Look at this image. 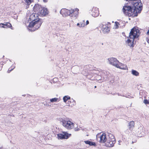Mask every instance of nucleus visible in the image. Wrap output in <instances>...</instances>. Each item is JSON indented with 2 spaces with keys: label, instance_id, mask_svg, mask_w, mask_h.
Masks as SVG:
<instances>
[{
  "label": "nucleus",
  "instance_id": "obj_1",
  "mask_svg": "<svg viewBox=\"0 0 149 149\" xmlns=\"http://www.w3.org/2000/svg\"><path fill=\"white\" fill-rule=\"evenodd\" d=\"M126 1H132V3L133 6H125L123 8L124 13L127 15L132 17H136L138 13L141 12L142 9L143 5L141 1L136 2L137 0H126Z\"/></svg>",
  "mask_w": 149,
  "mask_h": 149
},
{
  "label": "nucleus",
  "instance_id": "obj_2",
  "mask_svg": "<svg viewBox=\"0 0 149 149\" xmlns=\"http://www.w3.org/2000/svg\"><path fill=\"white\" fill-rule=\"evenodd\" d=\"M108 137L106 138V134L103 133L100 137V142L103 143L106 142L105 146H106L112 147L114 146L116 142V140L114 136L112 134L108 133Z\"/></svg>",
  "mask_w": 149,
  "mask_h": 149
},
{
  "label": "nucleus",
  "instance_id": "obj_3",
  "mask_svg": "<svg viewBox=\"0 0 149 149\" xmlns=\"http://www.w3.org/2000/svg\"><path fill=\"white\" fill-rule=\"evenodd\" d=\"M78 9H76L75 11L73 10H69L66 9H62L60 11V13L63 15V16L66 17L70 16L71 17L72 19H74L76 18L78 14Z\"/></svg>",
  "mask_w": 149,
  "mask_h": 149
},
{
  "label": "nucleus",
  "instance_id": "obj_4",
  "mask_svg": "<svg viewBox=\"0 0 149 149\" xmlns=\"http://www.w3.org/2000/svg\"><path fill=\"white\" fill-rule=\"evenodd\" d=\"M60 121L63 126L68 130L72 129L74 127V123L67 119H61Z\"/></svg>",
  "mask_w": 149,
  "mask_h": 149
},
{
  "label": "nucleus",
  "instance_id": "obj_5",
  "mask_svg": "<svg viewBox=\"0 0 149 149\" xmlns=\"http://www.w3.org/2000/svg\"><path fill=\"white\" fill-rule=\"evenodd\" d=\"M42 22L40 19L34 22H31L29 25V28H32L31 29V31H33L38 29L40 26Z\"/></svg>",
  "mask_w": 149,
  "mask_h": 149
},
{
  "label": "nucleus",
  "instance_id": "obj_6",
  "mask_svg": "<svg viewBox=\"0 0 149 149\" xmlns=\"http://www.w3.org/2000/svg\"><path fill=\"white\" fill-rule=\"evenodd\" d=\"M140 34L139 29L134 27L131 29L129 35V38H132L134 39L138 38Z\"/></svg>",
  "mask_w": 149,
  "mask_h": 149
},
{
  "label": "nucleus",
  "instance_id": "obj_7",
  "mask_svg": "<svg viewBox=\"0 0 149 149\" xmlns=\"http://www.w3.org/2000/svg\"><path fill=\"white\" fill-rule=\"evenodd\" d=\"M71 135V134L68 133L67 132H63L61 133L57 134V138L58 139H67Z\"/></svg>",
  "mask_w": 149,
  "mask_h": 149
},
{
  "label": "nucleus",
  "instance_id": "obj_8",
  "mask_svg": "<svg viewBox=\"0 0 149 149\" xmlns=\"http://www.w3.org/2000/svg\"><path fill=\"white\" fill-rule=\"evenodd\" d=\"M38 8L39 9V13L42 16H45L49 13L48 11L46 8H42L40 5L38 6Z\"/></svg>",
  "mask_w": 149,
  "mask_h": 149
},
{
  "label": "nucleus",
  "instance_id": "obj_9",
  "mask_svg": "<svg viewBox=\"0 0 149 149\" xmlns=\"http://www.w3.org/2000/svg\"><path fill=\"white\" fill-rule=\"evenodd\" d=\"M108 61L109 64L115 66L119 63L116 58L113 57L109 58L108 59Z\"/></svg>",
  "mask_w": 149,
  "mask_h": 149
},
{
  "label": "nucleus",
  "instance_id": "obj_10",
  "mask_svg": "<svg viewBox=\"0 0 149 149\" xmlns=\"http://www.w3.org/2000/svg\"><path fill=\"white\" fill-rule=\"evenodd\" d=\"M99 14L98 8L96 7H93L92 10V15L94 17H96L99 15Z\"/></svg>",
  "mask_w": 149,
  "mask_h": 149
},
{
  "label": "nucleus",
  "instance_id": "obj_11",
  "mask_svg": "<svg viewBox=\"0 0 149 149\" xmlns=\"http://www.w3.org/2000/svg\"><path fill=\"white\" fill-rule=\"evenodd\" d=\"M129 37L128 38V40L126 41V43L129 46L131 47H134V39L132 38L129 39Z\"/></svg>",
  "mask_w": 149,
  "mask_h": 149
},
{
  "label": "nucleus",
  "instance_id": "obj_12",
  "mask_svg": "<svg viewBox=\"0 0 149 149\" xmlns=\"http://www.w3.org/2000/svg\"><path fill=\"white\" fill-rule=\"evenodd\" d=\"M115 67L117 68L124 70H126L127 68L126 65L121 63H119L118 64L117 63Z\"/></svg>",
  "mask_w": 149,
  "mask_h": 149
},
{
  "label": "nucleus",
  "instance_id": "obj_13",
  "mask_svg": "<svg viewBox=\"0 0 149 149\" xmlns=\"http://www.w3.org/2000/svg\"><path fill=\"white\" fill-rule=\"evenodd\" d=\"M38 17V15L36 14H32L30 16L29 19L30 20L32 21V22H34L36 20Z\"/></svg>",
  "mask_w": 149,
  "mask_h": 149
},
{
  "label": "nucleus",
  "instance_id": "obj_14",
  "mask_svg": "<svg viewBox=\"0 0 149 149\" xmlns=\"http://www.w3.org/2000/svg\"><path fill=\"white\" fill-rule=\"evenodd\" d=\"M102 30L104 33H108L109 31V28L105 25L102 26Z\"/></svg>",
  "mask_w": 149,
  "mask_h": 149
},
{
  "label": "nucleus",
  "instance_id": "obj_15",
  "mask_svg": "<svg viewBox=\"0 0 149 149\" xmlns=\"http://www.w3.org/2000/svg\"><path fill=\"white\" fill-rule=\"evenodd\" d=\"M1 25H3V26H2V27L3 28H10V27H11L12 26V25L11 24L8 22L6 23L5 24H0V26L1 27Z\"/></svg>",
  "mask_w": 149,
  "mask_h": 149
},
{
  "label": "nucleus",
  "instance_id": "obj_16",
  "mask_svg": "<svg viewBox=\"0 0 149 149\" xmlns=\"http://www.w3.org/2000/svg\"><path fill=\"white\" fill-rule=\"evenodd\" d=\"M84 143L87 144H88L90 146H95L96 145L95 143L87 140L84 141Z\"/></svg>",
  "mask_w": 149,
  "mask_h": 149
},
{
  "label": "nucleus",
  "instance_id": "obj_17",
  "mask_svg": "<svg viewBox=\"0 0 149 149\" xmlns=\"http://www.w3.org/2000/svg\"><path fill=\"white\" fill-rule=\"evenodd\" d=\"M134 123L133 121H132L130 122V123L129 124L128 127L129 129L130 130H131L134 127Z\"/></svg>",
  "mask_w": 149,
  "mask_h": 149
},
{
  "label": "nucleus",
  "instance_id": "obj_18",
  "mask_svg": "<svg viewBox=\"0 0 149 149\" xmlns=\"http://www.w3.org/2000/svg\"><path fill=\"white\" fill-rule=\"evenodd\" d=\"M93 67L91 65H86L84 67V69L85 70H93L92 68Z\"/></svg>",
  "mask_w": 149,
  "mask_h": 149
},
{
  "label": "nucleus",
  "instance_id": "obj_19",
  "mask_svg": "<svg viewBox=\"0 0 149 149\" xmlns=\"http://www.w3.org/2000/svg\"><path fill=\"white\" fill-rule=\"evenodd\" d=\"M131 73H132V74L133 75H134V76H138L139 75V72H137V71H136L135 70H132L131 71Z\"/></svg>",
  "mask_w": 149,
  "mask_h": 149
},
{
  "label": "nucleus",
  "instance_id": "obj_20",
  "mask_svg": "<svg viewBox=\"0 0 149 149\" xmlns=\"http://www.w3.org/2000/svg\"><path fill=\"white\" fill-rule=\"evenodd\" d=\"M70 99V97L68 96H65L63 97V100L65 102H66L68 100H69V102H71V101H69Z\"/></svg>",
  "mask_w": 149,
  "mask_h": 149
},
{
  "label": "nucleus",
  "instance_id": "obj_21",
  "mask_svg": "<svg viewBox=\"0 0 149 149\" xmlns=\"http://www.w3.org/2000/svg\"><path fill=\"white\" fill-rule=\"evenodd\" d=\"M58 100V98L57 97H55L54 98L51 99L50 100V102H56Z\"/></svg>",
  "mask_w": 149,
  "mask_h": 149
},
{
  "label": "nucleus",
  "instance_id": "obj_22",
  "mask_svg": "<svg viewBox=\"0 0 149 149\" xmlns=\"http://www.w3.org/2000/svg\"><path fill=\"white\" fill-rule=\"evenodd\" d=\"M25 3L27 5H29L31 3V0H24Z\"/></svg>",
  "mask_w": 149,
  "mask_h": 149
},
{
  "label": "nucleus",
  "instance_id": "obj_23",
  "mask_svg": "<svg viewBox=\"0 0 149 149\" xmlns=\"http://www.w3.org/2000/svg\"><path fill=\"white\" fill-rule=\"evenodd\" d=\"M85 22L84 21H83L81 22H80L79 23H80V24L81 25V26L82 27H84L85 26V24L84 23Z\"/></svg>",
  "mask_w": 149,
  "mask_h": 149
},
{
  "label": "nucleus",
  "instance_id": "obj_24",
  "mask_svg": "<svg viewBox=\"0 0 149 149\" xmlns=\"http://www.w3.org/2000/svg\"><path fill=\"white\" fill-rule=\"evenodd\" d=\"M115 25H116V28H118V25H119V24L118 22H115Z\"/></svg>",
  "mask_w": 149,
  "mask_h": 149
},
{
  "label": "nucleus",
  "instance_id": "obj_25",
  "mask_svg": "<svg viewBox=\"0 0 149 149\" xmlns=\"http://www.w3.org/2000/svg\"><path fill=\"white\" fill-rule=\"evenodd\" d=\"M143 102L145 104H147L149 103L148 101L147 100H144Z\"/></svg>",
  "mask_w": 149,
  "mask_h": 149
},
{
  "label": "nucleus",
  "instance_id": "obj_26",
  "mask_svg": "<svg viewBox=\"0 0 149 149\" xmlns=\"http://www.w3.org/2000/svg\"><path fill=\"white\" fill-rule=\"evenodd\" d=\"M74 130L75 131H78L79 130V128L78 127H75L74 128Z\"/></svg>",
  "mask_w": 149,
  "mask_h": 149
},
{
  "label": "nucleus",
  "instance_id": "obj_27",
  "mask_svg": "<svg viewBox=\"0 0 149 149\" xmlns=\"http://www.w3.org/2000/svg\"><path fill=\"white\" fill-rule=\"evenodd\" d=\"M15 66H14V68H13V69H11V70H9V69L8 70V73H9L12 70H13V69L14 68H15Z\"/></svg>",
  "mask_w": 149,
  "mask_h": 149
},
{
  "label": "nucleus",
  "instance_id": "obj_28",
  "mask_svg": "<svg viewBox=\"0 0 149 149\" xmlns=\"http://www.w3.org/2000/svg\"><path fill=\"white\" fill-rule=\"evenodd\" d=\"M44 105L47 107L49 106V105L47 103V102H46L44 104Z\"/></svg>",
  "mask_w": 149,
  "mask_h": 149
},
{
  "label": "nucleus",
  "instance_id": "obj_29",
  "mask_svg": "<svg viewBox=\"0 0 149 149\" xmlns=\"http://www.w3.org/2000/svg\"><path fill=\"white\" fill-rule=\"evenodd\" d=\"M77 26H79V27H81V24H80V23H77Z\"/></svg>",
  "mask_w": 149,
  "mask_h": 149
},
{
  "label": "nucleus",
  "instance_id": "obj_30",
  "mask_svg": "<svg viewBox=\"0 0 149 149\" xmlns=\"http://www.w3.org/2000/svg\"><path fill=\"white\" fill-rule=\"evenodd\" d=\"M89 22V21H88V20H87L86 21V25H88V24Z\"/></svg>",
  "mask_w": 149,
  "mask_h": 149
},
{
  "label": "nucleus",
  "instance_id": "obj_31",
  "mask_svg": "<svg viewBox=\"0 0 149 149\" xmlns=\"http://www.w3.org/2000/svg\"><path fill=\"white\" fill-rule=\"evenodd\" d=\"M146 34L147 35H149V30L146 33Z\"/></svg>",
  "mask_w": 149,
  "mask_h": 149
},
{
  "label": "nucleus",
  "instance_id": "obj_32",
  "mask_svg": "<svg viewBox=\"0 0 149 149\" xmlns=\"http://www.w3.org/2000/svg\"><path fill=\"white\" fill-rule=\"evenodd\" d=\"M121 142V141L120 140H119L118 141V144L120 145V143Z\"/></svg>",
  "mask_w": 149,
  "mask_h": 149
},
{
  "label": "nucleus",
  "instance_id": "obj_33",
  "mask_svg": "<svg viewBox=\"0 0 149 149\" xmlns=\"http://www.w3.org/2000/svg\"><path fill=\"white\" fill-rule=\"evenodd\" d=\"M44 2H47V0H43Z\"/></svg>",
  "mask_w": 149,
  "mask_h": 149
},
{
  "label": "nucleus",
  "instance_id": "obj_34",
  "mask_svg": "<svg viewBox=\"0 0 149 149\" xmlns=\"http://www.w3.org/2000/svg\"><path fill=\"white\" fill-rule=\"evenodd\" d=\"M87 77L89 79V77H88V76H87Z\"/></svg>",
  "mask_w": 149,
  "mask_h": 149
},
{
  "label": "nucleus",
  "instance_id": "obj_35",
  "mask_svg": "<svg viewBox=\"0 0 149 149\" xmlns=\"http://www.w3.org/2000/svg\"><path fill=\"white\" fill-rule=\"evenodd\" d=\"M69 106H71V105H70V104H69Z\"/></svg>",
  "mask_w": 149,
  "mask_h": 149
},
{
  "label": "nucleus",
  "instance_id": "obj_36",
  "mask_svg": "<svg viewBox=\"0 0 149 149\" xmlns=\"http://www.w3.org/2000/svg\"><path fill=\"white\" fill-rule=\"evenodd\" d=\"M141 128H139V129H140V130H141Z\"/></svg>",
  "mask_w": 149,
  "mask_h": 149
},
{
  "label": "nucleus",
  "instance_id": "obj_37",
  "mask_svg": "<svg viewBox=\"0 0 149 149\" xmlns=\"http://www.w3.org/2000/svg\"><path fill=\"white\" fill-rule=\"evenodd\" d=\"M72 101L74 102V100H72Z\"/></svg>",
  "mask_w": 149,
  "mask_h": 149
},
{
  "label": "nucleus",
  "instance_id": "obj_38",
  "mask_svg": "<svg viewBox=\"0 0 149 149\" xmlns=\"http://www.w3.org/2000/svg\"><path fill=\"white\" fill-rule=\"evenodd\" d=\"M95 88H96V86H95Z\"/></svg>",
  "mask_w": 149,
  "mask_h": 149
},
{
  "label": "nucleus",
  "instance_id": "obj_39",
  "mask_svg": "<svg viewBox=\"0 0 149 149\" xmlns=\"http://www.w3.org/2000/svg\"><path fill=\"white\" fill-rule=\"evenodd\" d=\"M0 149H2V148H1V147H0Z\"/></svg>",
  "mask_w": 149,
  "mask_h": 149
},
{
  "label": "nucleus",
  "instance_id": "obj_40",
  "mask_svg": "<svg viewBox=\"0 0 149 149\" xmlns=\"http://www.w3.org/2000/svg\"><path fill=\"white\" fill-rule=\"evenodd\" d=\"M139 136L141 137L142 136Z\"/></svg>",
  "mask_w": 149,
  "mask_h": 149
},
{
  "label": "nucleus",
  "instance_id": "obj_41",
  "mask_svg": "<svg viewBox=\"0 0 149 149\" xmlns=\"http://www.w3.org/2000/svg\"><path fill=\"white\" fill-rule=\"evenodd\" d=\"M38 6H39V5H38ZM38 8V7H37V8Z\"/></svg>",
  "mask_w": 149,
  "mask_h": 149
},
{
  "label": "nucleus",
  "instance_id": "obj_42",
  "mask_svg": "<svg viewBox=\"0 0 149 149\" xmlns=\"http://www.w3.org/2000/svg\"><path fill=\"white\" fill-rule=\"evenodd\" d=\"M130 149H132V148H131Z\"/></svg>",
  "mask_w": 149,
  "mask_h": 149
}]
</instances>
